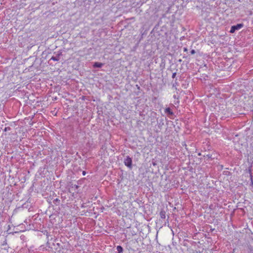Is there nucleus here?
<instances>
[{
    "label": "nucleus",
    "mask_w": 253,
    "mask_h": 253,
    "mask_svg": "<svg viewBox=\"0 0 253 253\" xmlns=\"http://www.w3.org/2000/svg\"><path fill=\"white\" fill-rule=\"evenodd\" d=\"M243 27V24H238L236 25L232 26L230 29V32L231 33H234L236 30L241 29Z\"/></svg>",
    "instance_id": "obj_1"
},
{
    "label": "nucleus",
    "mask_w": 253,
    "mask_h": 253,
    "mask_svg": "<svg viewBox=\"0 0 253 253\" xmlns=\"http://www.w3.org/2000/svg\"><path fill=\"white\" fill-rule=\"evenodd\" d=\"M124 163L125 165L129 169L132 168V160L130 157H127L125 159Z\"/></svg>",
    "instance_id": "obj_2"
},
{
    "label": "nucleus",
    "mask_w": 253,
    "mask_h": 253,
    "mask_svg": "<svg viewBox=\"0 0 253 253\" xmlns=\"http://www.w3.org/2000/svg\"><path fill=\"white\" fill-rule=\"evenodd\" d=\"M103 66V64L100 62H95L93 64V67L96 68H101Z\"/></svg>",
    "instance_id": "obj_3"
},
{
    "label": "nucleus",
    "mask_w": 253,
    "mask_h": 253,
    "mask_svg": "<svg viewBox=\"0 0 253 253\" xmlns=\"http://www.w3.org/2000/svg\"><path fill=\"white\" fill-rule=\"evenodd\" d=\"M165 113L169 114V115H172L173 113L169 108H167L165 109Z\"/></svg>",
    "instance_id": "obj_4"
},
{
    "label": "nucleus",
    "mask_w": 253,
    "mask_h": 253,
    "mask_svg": "<svg viewBox=\"0 0 253 253\" xmlns=\"http://www.w3.org/2000/svg\"><path fill=\"white\" fill-rule=\"evenodd\" d=\"M117 250L118 252V253H121L123 251V248L121 246H118L117 247Z\"/></svg>",
    "instance_id": "obj_5"
},
{
    "label": "nucleus",
    "mask_w": 253,
    "mask_h": 253,
    "mask_svg": "<svg viewBox=\"0 0 253 253\" xmlns=\"http://www.w3.org/2000/svg\"><path fill=\"white\" fill-rule=\"evenodd\" d=\"M161 216L162 218H165V214L161 212Z\"/></svg>",
    "instance_id": "obj_6"
},
{
    "label": "nucleus",
    "mask_w": 253,
    "mask_h": 253,
    "mask_svg": "<svg viewBox=\"0 0 253 253\" xmlns=\"http://www.w3.org/2000/svg\"><path fill=\"white\" fill-rule=\"evenodd\" d=\"M191 52V54H194V53H195V50L192 49V50L191 51V52Z\"/></svg>",
    "instance_id": "obj_7"
},
{
    "label": "nucleus",
    "mask_w": 253,
    "mask_h": 253,
    "mask_svg": "<svg viewBox=\"0 0 253 253\" xmlns=\"http://www.w3.org/2000/svg\"><path fill=\"white\" fill-rule=\"evenodd\" d=\"M51 59H52V60H53L54 61L57 60L56 58L55 57H53L51 58Z\"/></svg>",
    "instance_id": "obj_8"
},
{
    "label": "nucleus",
    "mask_w": 253,
    "mask_h": 253,
    "mask_svg": "<svg viewBox=\"0 0 253 253\" xmlns=\"http://www.w3.org/2000/svg\"><path fill=\"white\" fill-rule=\"evenodd\" d=\"M74 187H75V188H76V189H77V188H78V185H74Z\"/></svg>",
    "instance_id": "obj_9"
},
{
    "label": "nucleus",
    "mask_w": 253,
    "mask_h": 253,
    "mask_svg": "<svg viewBox=\"0 0 253 253\" xmlns=\"http://www.w3.org/2000/svg\"><path fill=\"white\" fill-rule=\"evenodd\" d=\"M83 175H85V172L84 171L83 172Z\"/></svg>",
    "instance_id": "obj_10"
},
{
    "label": "nucleus",
    "mask_w": 253,
    "mask_h": 253,
    "mask_svg": "<svg viewBox=\"0 0 253 253\" xmlns=\"http://www.w3.org/2000/svg\"><path fill=\"white\" fill-rule=\"evenodd\" d=\"M187 50V48H184V51H186Z\"/></svg>",
    "instance_id": "obj_11"
},
{
    "label": "nucleus",
    "mask_w": 253,
    "mask_h": 253,
    "mask_svg": "<svg viewBox=\"0 0 253 253\" xmlns=\"http://www.w3.org/2000/svg\"><path fill=\"white\" fill-rule=\"evenodd\" d=\"M175 75V74H173L172 77H173Z\"/></svg>",
    "instance_id": "obj_12"
}]
</instances>
